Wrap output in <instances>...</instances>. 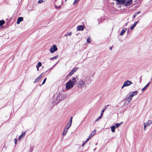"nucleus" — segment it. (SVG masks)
<instances>
[{
	"label": "nucleus",
	"mask_w": 152,
	"mask_h": 152,
	"mask_svg": "<svg viewBox=\"0 0 152 152\" xmlns=\"http://www.w3.org/2000/svg\"><path fill=\"white\" fill-rule=\"evenodd\" d=\"M57 96H58V99L59 100L60 102L61 101L64 99L66 98L67 95L63 94L61 92H59Z\"/></svg>",
	"instance_id": "nucleus-4"
},
{
	"label": "nucleus",
	"mask_w": 152,
	"mask_h": 152,
	"mask_svg": "<svg viewBox=\"0 0 152 152\" xmlns=\"http://www.w3.org/2000/svg\"><path fill=\"white\" fill-rule=\"evenodd\" d=\"M74 85V82L72 81L69 80V81L66 83V89L69 90L72 88Z\"/></svg>",
	"instance_id": "nucleus-2"
},
{
	"label": "nucleus",
	"mask_w": 152,
	"mask_h": 152,
	"mask_svg": "<svg viewBox=\"0 0 152 152\" xmlns=\"http://www.w3.org/2000/svg\"><path fill=\"white\" fill-rule=\"evenodd\" d=\"M89 80V79L88 80L87 77L83 80L80 79L78 83L77 87L80 88L86 87L87 85H89L88 83Z\"/></svg>",
	"instance_id": "nucleus-1"
},
{
	"label": "nucleus",
	"mask_w": 152,
	"mask_h": 152,
	"mask_svg": "<svg viewBox=\"0 0 152 152\" xmlns=\"http://www.w3.org/2000/svg\"><path fill=\"white\" fill-rule=\"evenodd\" d=\"M46 78H45L44 80H43V82L42 83V85L44 84L45 83V81H46Z\"/></svg>",
	"instance_id": "nucleus-35"
},
{
	"label": "nucleus",
	"mask_w": 152,
	"mask_h": 152,
	"mask_svg": "<svg viewBox=\"0 0 152 152\" xmlns=\"http://www.w3.org/2000/svg\"><path fill=\"white\" fill-rule=\"evenodd\" d=\"M14 142H15V144H16L17 143V138H15V139H14Z\"/></svg>",
	"instance_id": "nucleus-40"
},
{
	"label": "nucleus",
	"mask_w": 152,
	"mask_h": 152,
	"mask_svg": "<svg viewBox=\"0 0 152 152\" xmlns=\"http://www.w3.org/2000/svg\"><path fill=\"white\" fill-rule=\"evenodd\" d=\"M124 86H128L131 84H133L131 81L129 80H127L125 81L124 83Z\"/></svg>",
	"instance_id": "nucleus-8"
},
{
	"label": "nucleus",
	"mask_w": 152,
	"mask_h": 152,
	"mask_svg": "<svg viewBox=\"0 0 152 152\" xmlns=\"http://www.w3.org/2000/svg\"><path fill=\"white\" fill-rule=\"evenodd\" d=\"M129 94H130L131 96H132V97L133 96H134V95L133 94L132 92H130L129 93Z\"/></svg>",
	"instance_id": "nucleus-34"
},
{
	"label": "nucleus",
	"mask_w": 152,
	"mask_h": 152,
	"mask_svg": "<svg viewBox=\"0 0 152 152\" xmlns=\"http://www.w3.org/2000/svg\"><path fill=\"white\" fill-rule=\"evenodd\" d=\"M138 93V91H136L134 92H132L134 96L136 95L137 94V93Z\"/></svg>",
	"instance_id": "nucleus-33"
},
{
	"label": "nucleus",
	"mask_w": 152,
	"mask_h": 152,
	"mask_svg": "<svg viewBox=\"0 0 152 152\" xmlns=\"http://www.w3.org/2000/svg\"><path fill=\"white\" fill-rule=\"evenodd\" d=\"M25 133V132L23 133L19 137L18 139L19 140H20L24 136Z\"/></svg>",
	"instance_id": "nucleus-18"
},
{
	"label": "nucleus",
	"mask_w": 152,
	"mask_h": 152,
	"mask_svg": "<svg viewBox=\"0 0 152 152\" xmlns=\"http://www.w3.org/2000/svg\"><path fill=\"white\" fill-rule=\"evenodd\" d=\"M42 63L41 62H38L37 64V65L38 66L40 67L42 66Z\"/></svg>",
	"instance_id": "nucleus-30"
},
{
	"label": "nucleus",
	"mask_w": 152,
	"mask_h": 152,
	"mask_svg": "<svg viewBox=\"0 0 152 152\" xmlns=\"http://www.w3.org/2000/svg\"><path fill=\"white\" fill-rule=\"evenodd\" d=\"M57 2H55V7L57 8H60L61 7V6L62 4V2L61 1H60V3L59 4V5H58V6L57 5Z\"/></svg>",
	"instance_id": "nucleus-15"
},
{
	"label": "nucleus",
	"mask_w": 152,
	"mask_h": 152,
	"mask_svg": "<svg viewBox=\"0 0 152 152\" xmlns=\"http://www.w3.org/2000/svg\"><path fill=\"white\" fill-rule=\"evenodd\" d=\"M43 2V0H39L38 1V3L39 4H40V3H42Z\"/></svg>",
	"instance_id": "nucleus-41"
},
{
	"label": "nucleus",
	"mask_w": 152,
	"mask_h": 152,
	"mask_svg": "<svg viewBox=\"0 0 152 152\" xmlns=\"http://www.w3.org/2000/svg\"><path fill=\"white\" fill-rule=\"evenodd\" d=\"M37 68V71H38L39 70V66H37L36 65V66Z\"/></svg>",
	"instance_id": "nucleus-43"
},
{
	"label": "nucleus",
	"mask_w": 152,
	"mask_h": 152,
	"mask_svg": "<svg viewBox=\"0 0 152 152\" xmlns=\"http://www.w3.org/2000/svg\"><path fill=\"white\" fill-rule=\"evenodd\" d=\"M128 32H129V31H128Z\"/></svg>",
	"instance_id": "nucleus-50"
},
{
	"label": "nucleus",
	"mask_w": 152,
	"mask_h": 152,
	"mask_svg": "<svg viewBox=\"0 0 152 152\" xmlns=\"http://www.w3.org/2000/svg\"><path fill=\"white\" fill-rule=\"evenodd\" d=\"M137 22H138V21L135 22L131 26V28H130V29L131 30H132V29H133L134 28V27L136 26V25L137 24Z\"/></svg>",
	"instance_id": "nucleus-16"
},
{
	"label": "nucleus",
	"mask_w": 152,
	"mask_h": 152,
	"mask_svg": "<svg viewBox=\"0 0 152 152\" xmlns=\"http://www.w3.org/2000/svg\"><path fill=\"white\" fill-rule=\"evenodd\" d=\"M87 42L88 43H90L91 42V38L90 37H88L87 38Z\"/></svg>",
	"instance_id": "nucleus-26"
},
{
	"label": "nucleus",
	"mask_w": 152,
	"mask_h": 152,
	"mask_svg": "<svg viewBox=\"0 0 152 152\" xmlns=\"http://www.w3.org/2000/svg\"><path fill=\"white\" fill-rule=\"evenodd\" d=\"M109 106V105H106L103 108V109L104 110H105L106 109L108 108V107Z\"/></svg>",
	"instance_id": "nucleus-32"
},
{
	"label": "nucleus",
	"mask_w": 152,
	"mask_h": 152,
	"mask_svg": "<svg viewBox=\"0 0 152 152\" xmlns=\"http://www.w3.org/2000/svg\"><path fill=\"white\" fill-rule=\"evenodd\" d=\"M42 74H43V73H42L37 78L35 79L34 81V83H36L38 81H39L40 80V79L42 77Z\"/></svg>",
	"instance_id": "nucleus-13"
},
{
	"label": "nucleus",
	"mask_w": 152,
	"mask_h": 152,
	"mask_svg": "<svg viewBox=\"0 0 152 152\" xmlns=\"http://www.w3.org/2000/svg\"><path fill=\"white\" fill-rule=\"evenodd\" d=\"M115 127L118 128V127L120 126V124H119V123H116L115 124Z\"/></svg>",
	"instance_id": "nucleus-27"
},
{
	"label": "nucleus",
	"mask_w": 152,
	"mask_h": 152,
	"mask_svg": "<svg viewBox=\"0 0 152 152\" xmlns=\"http://www.w3.org/2000/svg\"><path fill=\"white\" fill-rule=\"evenodd\" d=\"M119 4L124 5L126 6H129L132 3V0H125L123 4H121V2H118Z\"/></svg>",
	"instance_id": "nucleus-5"
},
{
	"label": "nucleus",
	"mask_w": 152,
	"mask_h": 152,
	"mask_svg": "<svg viewBox=\"0 0 152 152\" xmlns=\"http://www.w3.org/2000/svg\"><path fill=\"white\" fill-rule=\"evenodd\" d=\"M58 57V56H54L53 57H52L51 58V60H54V59H56Z\"/></svg>",
	"instance_id": "nucleus-29"
},
{
	"label": "nucleus",
	"mask_w": 152,
	"mask_h": 152,
	"mask_svg": "<svg viewBox=\"0 0 152 152\" xmlns=\"http://www.w3.org/2000/svg\"><path fill=\"white\" fill-rule=\"evenodd\" d=\"M60 102V100L58 98V96L56 95L54 96L53 97L52 100V103L53 105H54Z\"/></svg>",
	"instance_id": "nucleus-3"
},
{
	"label": "nucleus",
	"mask_w": 152,
	"mask_h": 152,
	"mask_svg": "<svg viewBox=\"0 0 152 152\" xmlns=\"http://www.w3.org/2000/svg\"><path fill=\"white\" fill-rule=\"evenodd\" d=\"M142 77V76H141L140 77V83L142 81V79L141 78Z\"/></svg>",
	"instance_id": "nucleus-44"
},
{
	"label": "nucleus",
	"mask_w": 152,
	"mask_h": 152,
	"mask_svg": "<svg viewBox=\"0 0 152 152\" xmlns=\"http://www.w3.org/2000/svg\"><path fill=\"white\" fill-rule=\"evenodd\" d=\"M136 16H137V15H136L135 14V13H134V15H133V18H135V17H136Z\"/></svg>",
	"instance_id": "nucleus-45"
},
{
	"label": "nucleus",
	"mask_w": 152,
	"mask_h": 152,
	"mask_svg": "<svg viewBox=\"0 0 152 152\" xmlns=\"http://www.w3.org/2000/svg\"><path fill=\"white\" fill-rule=\"evenodd\" d=\"M71 125L69 124V123H68L66 125V126L65 129L67 130H68L70 127L71 126Z\"/></svg>",
	"instance_id": "nucleus-17"
},
{
	"label": "nucleus",
	"mask_w": 152,
	"mask_h": 152,
	"mask_svg": "<svg viewBox=\"0 0 152 152\" xmlns=\"http://www.w3.org/2000/svg\"><path fill=\"white\" fill-rule=\"evenodd\" d=\"M125 0H116V1L118 2H121V4H123Z\"/></svg>",
	"instance_id": "nucleus-23"
},
{
	"label": "nucleus",
	"mask_w": 152,
	"mask_h": 152,
	"mask_svg": "<svg viewBox=\"0 0 152 152\" xmlns=\"http://www.w3.org/2000/svg\"><path fill=\"white\" fill-rule=\"evenodd\" d=\"M72 33L71 32H69L68 33L66 34H65L64 35V36H70L72 34Z\"/></svg>",
	"instance_id": "nucleus-25"
},
{
	"label": "nucleus",
	"mask_w": 152,
	"mask_h": 152,
	"mask_svg": "<svg viewBox=\"0 0 152 152\" xmlns=\"http://www.w3.org/2000/svg\"><path fill=\"white\" fill-rule=\"evenodd\" d=\"M23 20V18L22 17H19L17 20V24H19L20 22L22 21Z\"/></svg>",
	"instance_id": "nucleus-14"
},
{
	"label": "nucleus",
	"mask_w": 152,
	"mask_h": 152,
	"mask_svg": "<svg viewBox=\"0 0 152 152\" xmlns=\"http://www.w3.org/2000/svg\"><path fill=\"white\" fill-rule=\"evenodd\" d=\"M68 131H67V130H66L65 129H64V132H63V135H66V133Z\"/></svg>",
	"instance_id": "nucleus-24"
},
{
	"label": "nucleus",
	"mask_w": 152,
	"mask_h": 152,
	"mask_svg": "<svg viewBox=\"0 0 152 152\" xmlns=\"http://www.w3.org/2000/svg\"><path fill=\"white\" fill-rule=\"evenodd\" d=\"M124 87H125V86H124V84L123 86H122L121 88L122 89Z\"/></svg>",
	"instance_id": "nucleus-47"
},
{
	"label": "nucleus",
	"mask_w": 152,
	"mask_h": 152,
	"mask_svg": "<svg viewBox=\"0 0 152 152\" xmlns=\"http://www.w3.org/2000/svg\"><path fill=\"white\" fill-rule=\"evenodd\" d=\"M152 124V121L151 120H148L147 122L145 123H144V130H146L145 128L146 126H150Z\"/></svg>",
	"instance_id": "nucleus-6"
},
{
	"label": "nucleus",
	"mask_w": 152,
	"mask_h": 152,
	"mask_svg": "<svg viewBox=\"0 0 152 152\" xmlns=\"http://www.w3.org/2000/svg\"><path fill=\"white\" fill-rule=\"evenodd\" d=\"M72 118H73V117L72 116L71 117H70L69 121V122H68L69 123V124H71V125L72 124Z\"/></svg>",
	"instance_id": "nucleus-28"
},
{
	"label": "nucleus",
	"mask_w": 152,
	"mask_h": 152,
	"mask_svg": "<svg viewBox=\"0 0 152 152\" xmlns=\"http://www.w3.org/2000/svg\"><path fill=\"white\" fill-rule=\"evenodd\" d=\"M104 111H105V110H103H103H102V111H101V115H101V116H102V115H103V113H104Z\"/></svg>",
	"instance_id": "nucleus-38"
},
{
	"label": "nucleus",
	"mask_w": 152,
	"mask_h": 152,
	"mask_svg": "<svg viewBox=\"0 0 152 152\" xmlns=\"http://www.w3.org/2000/svg\"><path fill=\"white\" fill-rule=\"evenodd\" d=\"M79 0H75L74 2L73 3V4H74L75 3H77Z\"/></svg>",
	"instance_id": "nucleus-39"
},
{
	"label": "nucleus",
	"mask_w": 152,
	"mask_h": 152,
	"mask_svg": "<svg viewBox=\"0 0 152 152\" xmlns=\"http://www.w3.org/2000/svg\"><path fill=\"white\" fill-rule=\"evenodd\" d=\"M126 97L127 99L129 100L128 101H126L125 102H126L127 101V103H128L130 102V101H131L132 100V96H131V95L129 94L127 95Z\"/></svg>",
	"instance_id": "nucleus-10"
},
{
	"label": "nucleus",
	"mask_w": 152,
	"mask_h": 152,
	"mask_svg": "<svg viewBox=\"0 0 152 152\" xmlns=\"http://www.w3.org/2000/svg\"><path fill=\"white\" fill-rule=\"evenodd\" d=\"M111 130L112 132H115V126H112L111 127Z\"/></svg>",
	"instance_id": "nucleus-20"
},
{
	"label": "nucleus",
	"mask_w": 152,
	"mask_h": 152,
	"mask_svg": "<svg viewBox=\"0 0 152 152\" xmlns=\"http://www.w3.org/2000/svg\"><path fill=\"white\" fill-rule=\"evenodd\" d=\"M126 28H123L122 30H124L125 31V32L126 31Z\"/></svg>",
	"instance_id": "nucleus-46"
},
{
	"label": "nucleus",
	"mask_w": 152,
	"mask_h": 152,
	"mask_svg": "<svg viewBox=\"0 0 152 152\" xmlns=\"http://www.w3.org/2000/svg\"><path fill=\"white\" fill-rule=\"evenodd\" d=\"M102 117V116H101V115H100L98 118H97V119H96V120H95V121H98V120L99 119H100Z\"/></svg>",
	"instance_id": "nucleus-37"
},
{
	"label": "nucleus",
	"mask_w": 152,
	"mask_h": 152,
	"mask_svg": "<svg viewBox=\"0 0 152 152\" xmlns=\"http://www.w3.org/2000/svg\"><path fill=\"white\" fill-rule=\"evenodd\" d=\"M123 124L122 122H121L120 123H119V124H120V125L122 124Z\"/></svg>",
	"instance_id": "nucleus-48"
},
{
	"label": "nucleus",
	"mask_w": 152,
	"mask_h": 152,
	"mask_svg": "<svg viewBox=\"0 0 152 152\" xmlns=\"http://www.w3.org/2000/svg\"><path fill=\"white\" fill-rule=\"evenodd\" d=\"M5 21L4 20H0V26H2L5 23Z\"/></svg>",
	"instance_id": "nucleus-22"
},
{
	"label": "nucleus",
	"mask_w": 152,
	"mask_h": 152,
	"mask_svg": "<svg viewBox=\"0 0 152 152\" xmlns=\"http://www.w3.org/2000/svg\"><path fill=\"white\" fill-rule=\"evenodd\" d=\"M57 48L56 45H54L50 48V51L51 53H53L55 51L57 50Z\"/></svg>",
	"instance_id": "nucleus-7"
},
{
	"label": "nucleus",
	"mask_w": 152,
	"mask_h": 152,
	"mask_svg": "<svg viewBox=\"0 0 152 152\" xmlns=\"http://www.w3.org/2000/svg\"><path fill=\"white\" fill-rule=\"evenodd\" d=\"M110 50H112V47H110Z\"/></svg>",
	"instance_id": "nucleus-49"
},
{
	"label": "nucleus",
	"mask_w": 152,
	"mask_h": 152,
	"mask_svg": "<svg viewBox=\"0 0 152 152\" xmlns=\"http://www.w3.org/2000/svg\"><path fill=\"white\" fill-rule=\"evenodd\" d=\"M88 141V140H86L83 143V144H82V147H83L84 145H85V144Z\"/></svg>",
	"instance_id": "nucleus-36"
},
{
	"label": "nucleus",
	"mask_w": 152,
	"mask_h": 152,
	"mask_svg": "<svg viewBox=\"0 0 152 152\" xmlns=\"http://www.w3.org/2000/svg\"><path fill=\"white\" fill-rule=\"evenodd\" d=\"M150 83V82H149L142 89V91H144L146 88L149 86V85Z\"/></svg>",
	"instance_id": "nucleus-19"
},
{
	"label": "nucleus",
	"mask_w": 152,
	"mask_h": 152,
	"mask_svg": "<svg viewBox=\"0 0 152 152\" xmlns=\"http://www.w3.org/2000/svg\"><path fill=\"white\" fill-rule=\"evenodd\" d=\"M78 69V67H75L73 69L69 72L68 75L69 76L72 75L74 72H76L77 69Z\"/></svg>",
	"instance_id": "nucleus-9"
},
{
	"label": "nucleus",
	"mask_w": 152,
	"mask_h": 152,
	"mask_svg": "<svg viewBox=\"0 0 152 152\" xmlns=\"http://www.w3.org/2000/svg\"><path fill=\"white\" fill-rule=\"evenodd\" d=\"M96 133V131L95 130H94L90 134L88 138L87 139V140L88 141Z\"/></svg>",
	"instance_id": "nucleus-11"
},
{
	"label": "nucleus",
	"mask_w": 152,
	"mask_h": 152,
	"mask_svg": "<svg viewBox=\"0 0 152 152\" xmlns=\"http://www.w3.org/2000/svg\"><path fill=\"white\" fill-rule=\"evenodd\" d=\"M84 29V27L83 26L80 25L77 26V31H83Z\"/></svg>",
	"instance_id": "nucleus-12"
},
{
	"label": "nucleus",
	"mask_w": 152,
	"mask_h": 152,
	"mask_svg": "<svg viewBox=\"0 0 152 152\" xmlns=\"http://www.w3.org/2000/svg\"><path fill=\"white\" fill-rule=\"evenodd\" d=\"M125 32V31L124 30H122L121 33L120 34V35L122 36Z\"/></svg>",
	"instance_id": "nucleus-31"
},
{
	"label": "nucleus",
	"mask_w": 152,
	"mask_h": 152,
	"mask_svg": "<svg viewBox=\"0 0 152 152\" xmlns=\"http://www.w3.org/2000/svg\"><path fill=\"white\" fill-rule=\"evenodd\" d=\"M72 82H74V84L77 82L76 77H72Z\"/></svg>",
	"instance_id": "nucleus-21"
},
{
	"label": "nucleus",
	"mask_w": 152,
	"mask_h": 152,
	"mask_svg": "<svg viewBox=\"0 0 152 152\" xmlns=\"http://www.w3.org/2000/svg\"><path fill=\"white\" fill-rule=\"evenodd\" d=\"M140 12H136L135 13H134L136 15H137L140 14Z\"/></svg>",
	"instance_id": "nucleus-42"
},
{
	"label": "nucleus",
	"mask_w": 152,
	"mask_h": 152,
	"mask_svg": "<svg viewBox=\"0 0 152 152\" xmlns=\"http://www.w3.org/2000/svg\"><path fill=\"white\" fill-rule=\"evenodd\" d=\"M66 0H65V1H66Z\"/></svg>",
	"instance_id": "nucleus-51"
}]
</instances>
